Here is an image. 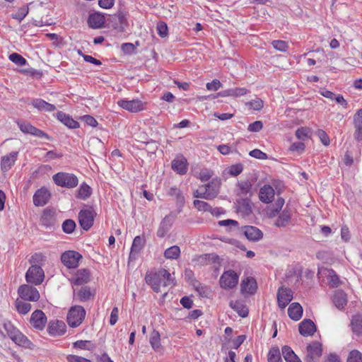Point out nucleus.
Here are the masks:
<instances>
[{
    "label": "nucleus",
    "mask_w": 362,
    "mask_h": 362,
    "mask_svg": "<svg viewBox=\"0 0 362 362\" xmlns=\"http://www.w3.org/2000/svg\"><path fill=\"white\" fill-rule=\"evenodd\" d=\"M117 105L122 108L131 112H137L144 108V103L139 99H134L132 100H119L117 101Z\"/></svg>",
    "instance_id": "4468645a"
},
{
    "label": "nucleus",
    "mask_w": 362,
    "mask_h": 362,
    "mask_svg": "<svg viewBox=\"0 0 362 362\" xmlns=\"http://www.w3.org/2000/svg\"><path fill=\"white\" fill-rule=\"evenodd\" d=\"M30 322L33 328L42 330L47 324V317L42 310H36L32 313Z\"/></svg>",
    "instance_id": "2eb2a0df"
},
{
    "label": "nucleus",
    "mask_w": 362,
    "mask_h": 362,
    "mask_svg": "<svg viewBox=\"0 0 362 362\" xmlns=\"http://www.w3.org/2000/svg\"><path fill=\"white\" fill-rule=\"evenodd\" d=\"M282 355L286 362H302L300 358L295 354L293 349L288 346H284L281 348Z\"/></svg>",
    "instance_id": "f704fd0d"
},
{
    "label": "nucleus",
    "mask_w": 362,
    "mask_h": 362,
    "mask_svg": "<svg viewBox=\"0 0 362 362\" xmlns=\"http://www.w3.org/2000/svg\"><path fill=\"white\" fill-rule=\"evenodd\" d=\"M251 184L248 181H241L238 183V194L240 195H247L251 189Z\"/></svg>",
    "instance_id": "3c124183"
},
{
    "label": "nucleus",
    "mask_w": 362,
    "mask_h": 362,
    "mask_svg": "<svg viewBox=\"0 0 362 362\" xmlns=\"http://www.w3.org/2000/svg\"><path fill=\"white\" fill-rule=\"evenodd\" d=\"M347 362H362V354L357 350H353L349 353Z\"/></svg>",
    "instance_id": "13d9d810"
},
{
    "label": "nucleus",
    "mask_w": 362,
    "mask_h": 362,
    "mask_svg": "<svg viewBox=\"0 0 362 362\" xmlns=\"http://www.w3.org/2000/svg\"><path fill=\"white\" fill-rule=\"evenodd\" d=\"M259 197L262 202H272L274 197V189L270 185H265L260 189Z\"/></svg>",
    "instance_id": "bb28decb"
},
{
    "label": "nucleus",
    "mask_w": 362,
    "mask_h": 362,
    "mask_svg": "<svg viewBox=\"0 0 362 362\" xmlns=\"http://www.w3.org/2000/svg\"><path fill=\"white\" fill-rule=\"evenodd\" d=\"M17 124L21 131H22L25 134H29L40 138L44 137L47 140L51 139V137L47 134L33 126L29 122L19 121L17 122Z\"/></svg>",
    "instance_id": "f8f14e48"
},
{
    "label": "nucleus",
    "mask_w": 362,
    "mask_h": 362,
    "mask_svg": "<svg viewBox=\"0 0 362 362\" xmlns=\"http://www.w3.org/2000/svg\"><path fill=\"white\" fill-rule=\"evenodd\" d=\"M268 362H282L280 351L278 346H273L270 349L268 356Z\"/></svg>",
    "instance_id": "a18cd8bd"
},
{
    "label": "nucleus",
    "mask_w": 362,
    "mask_h": 362,
    "mask_svg": "<svg viewBox=\"0 0 362 362\" xmlns=\"http://www.w3.org/2000/svg\"><path fill=\"white\" fill-rule=\"evenodd\" d=\"M249 155L253 158L265 160L267 158V155L260 151L259 149H254L249 153Z\"/></svg>",
    "instance_id": "69168bd1"
},
{
    "label": "nucleus",
    "mask_w": 362,
    "mask_h": 362,
    "mask_svg": "<svg viewBox=\"0 0 362 362\" xmlns=\"http://www.w3.org/2000/svg\"><path fill=\"white\" fill-rule=\"evenodd\" d=\"M52 178L57 185L62 187L73 188L78 183L77 177L72 173L60 172L54 175Z\"/></svg>",
    "instance_id": "39448f33"
},
{
    "label": "nucleus",
    "mask_w": 362,
    "mask_h": 362,
    "mask_svg": "<svg viewBox=\"0 0 362 362\" xmlns=\"http://www.w3.org/2000/svg\"><path fill=\"white\" fill-rule=\"evenodd\" d=\"M299 332L304 337L312 336L316 332V326L311 320H303L299 324Z\"/></svg>",
    "instance_id": "5701e85b"
},
{
    "label": "nucleus",
    "mask_w": 362,
    "mask_h": 362,
    "mask_svg": "<svg viewBox=\"0 0 362 362\" xmlns=\"http://www.w3.org/2000/svg\"><path fill=\"white\" fill-rule=\"evenodd\" d=\"M50 198V193L45 187L37 189L33 195V204L37 206L45 205Z\"/></svg>",
    "instance_id": "6ab92c4d"
},
{
    "label": "nucleus",
    "mask_w": 362,
    "mask_h": 362,
    "mask_svg": "<svg viewBox=\"0 0 362 362\" xmlns=\"http://www.w3.org/2000/svg\"><path fill=\"white\" fill-rule=\"evenodd\" d=\"M213 175L214 172L212 170L204 168L200 171L199 178L202 182H206L210 180Z\"/></svg>",
    "instance_id": "052dcab7"
},
{
    "label": "nucleus",
    "mask_w": 362,
    "mask_h": 362,
    "mask_svg": "<svg viewBox=\"0 0 362 362\" xmlns=\"http://www.w3.org/2000/svg\"><path fill=\"white\" fill-rule=\"evenodd\" d=\"M49 334L52 336H61L66 332V325L63 321H51L47 327Z\"/></svg>",
    "instance_id": "aec40b11"
},
{
    "label": "nucleus",
    "mask_w": 362,
    "mask_h": 362,
    "mask_svg": "<svg viewBox=\"0 0 362 362\" xmlns=\"http://www.w3.org/2000/svg\"><path fill=\"white\" fill-rule=\"evenodd\" d=\"M15 307L17 311L22 315H26L31 310V304L26 301L23 300V299H17L15 302Z\"/></svg>",
    "instance_id": "a19ab883"
},
{
    "label": "nucleus",
    "mask_w": 362,
    "mask_h": 362,
    "mask_svg": "<svg viewBox=\"0 0 362 362\" xmlns=\"http://www.w3.org/2000/svg\"><path fill=\"white\" fill-rule=\"evenodd\" d=\"M229 305L242 317H245L248 315L249 310L243 300H231Z\"/></svg>",
    "instance_id": "473e14b6"
},
{
    "label": "nucleus",
    "mask_w": 362,
    "mask_h": 362,
    "mask_svg": "<svg viewBox=\"0 0 362 362\" xmlns=\"http://www.w3.org/2000/svg\"><path fill=\"white\" fill-rule=\"evenodd\" d=\"M88 125L95 127L98 125L97 120L92 116L86 115L81 117Z\"/></svg>",
    "instance_id": "774afa93"
},
{
    "label": "nucleus",
    "mask_w": 362,
    "mask_h": 362,
    "mask_svg": "<svg viewBox=\"0 0 362 362\" xmlns=\"http://www.w3.org/2000/svg\"><path fill=\"white\" fill-rule=\"evenodd\" d=\"M2 325L5 329L7 336L16 344L24 347H29L31 341L23 334L16 327L13 326L11 321L4 320Z\"/></svg>",
    "instance_id": "7ed1b4c3"
},
{
    "label": "nucleus",
    "mask_w": 362,
    "mask_h": 362,
    "mask_svg": "<svg viewBox=\"0 0 362 362\" xmlns=\"http://www.w3.org/2000/svg\"><path fill=\"white\" fill-rule=\"evenodd\" d=\"M73 298L79 302H86L93 298L94 293L88 286H83L76 291L73 288Z\"/></svg>",
    "instance_id": "f3484780"
},
{
    "label": "nucleus",
    "mask_w": 362,
    "mask_h": 362,
    "mask_svg": "<svg viewBox=\"0 0 362 362\" xmlns=\"http://www.w3.org/2000/svg\"><path fill=\"white\" fill-rule=\"evenodd\" d=\"M105 23V18L99 13H94L89 15L88 18V24L89 27L98 29L103 28Z\"/></svg>",
    "instance_id": "a878e982"
},
{
    "label": "nucleus",
    "mask_w": 362,
    "mask_h": 362,
    "mask_svg": "<svg viewBox=\"0 0 362 362\" xmlns=\"http://www.w3.org/2000/svg\"><path fill=\"white\" fill-rule=\"evenodd\" d=\"M73 346L75 349H80L83 350H93L95 348V345L88 340H78L73 344Z\"/></svg>",
    "instance_id": "de8ad7c7"
},
{
    "label": "nucleus",
    "mask_w": 362,
    "mask_h": 362,
    "mask_svg": "<svg viewBox=\"0 0 362 362\" xmlns=\"http://www.w3.org/2000/svg\"><path fill=\"white\" fill-rule=\"evenodd\" d=\"M263 127V124L261 121H255L249 124L247 130L249 132H257L260 131Z\"/></svg>",
    "instance_id": "338daca9"
},
{
    "label": "nucleus",
    "mask_w": 362,
    "mask_h": 362,
    "mask_svg": "<svg viewBox=\"0 0 362 362\" xmlns=\"http://www.w3.org/2000/svg\"><path fill=\"white\" fill-rule=\"evenodd\" d=\"M291 218V211L286 207L279 214L274 222V225L276 227H286L288 225Z\"/></svg>",
    "instance_id": "7c9ffc66"
},
{
    "label": "nucleus",
    "mask_w": 362,
    "mask_h": 362,
    "mask_svg": "<svg viewBox=\"0 0 362 362\" xmlns=\"http://www.w3.org/2000/svg\"><path fill=\"white\" fill-rule=\"evenodd\" d=\"M9 59L18 66H24L27 64L26 59L18 53H12L8 57Z\"/></svg>",
    "instance_id": "864d4df0"
},
{
    "label": "nucleus",
    "mask_w": 362,
    "mask_h": 362,
    "mask_svg": "<svg viewBox=\"0 0 362 362\" xmlns=\"http://www.w3.org/2000/svg\"><path fill=\"white\" fill-rule=\"evenodd\" d=\"M172 169L180 175H185L187 171V159L180 156H177L172 161Z\"/></svg>",
    "instance_id": "4be33fe9"
},
{
    "label": "nucleus",
    "mask_w": 362,
    "mask_h": 362,
    "mask_svg": "<svg viewBox=\"0 0 362 362\" xmlns=\"http://www.w3.org/2000/svg\"><path fill=\"white\" fill-rule=\"evenodd\" d=\"M354 126L355 132L354 139L358 141H362V109H359L354 115Z\"/></svg>",
    "instance_id": "412c9836"
},
{
    "label": "nucleus",
    "mask_w": 362,
    "mask_h": 362,
    "mask_svg": "<svg viewBox=\"0 0 362 362\" xmlns=\"http://www.w3.org/2000/svg\"><path fill=\"white\" fill-rule=\"evenodd\" d=\"M247 105H249L255 110H260L263 107L264 103L260 98H256L252 101L248 102Z\"/></svg>",
    "instance_id": "0e129e2a"
},
{
    "label": "nucleus",
    "mask_w": 362,
    "mask_h": 362,
    "mask_svg": "<svg viewBox=\"0 0 362 362\" xmlns=\"http://www.w3.org/2000/svg\"><path fill=\"white\" fill-rule=\"evenodd\" d=\"M284 204V199L281 197L278 198L275 203L268 209V214L269 217H274L276 216L281 210Z\"/></svg>",
    "instance_id": "37998d69"
},
{
    "label": "nucleus",
    "mask_w": 362,
    "mask_h": 362,
    "mask_svg": "<svg viewBox=\"0 0 362 362\" xmlns=\"http://www.w3.org/2000/svg\"><path fill=\"white\" fill-rule=\"evenodd\" d=\"M157 32L160 37H165L168 35V29L167 24L165 22H159L157 24Z\"/></svg>",
    "instance_id": "6e6d98bb"
},
{
    "label": "nucleus",
    "mask_w": 362,
    "mask_h": 362,
    "mask_svg": "<svg viewBox=\"0 0 362 362\" xmlns=\"http://www.w3.org/2000/svg\"><path fill=\"white\" fill-rule=\"evenodd\" d=\"M324 271L326 272L327 275L329 286L332 288L338 287L341 284V281L336 272L332 269H325Z\"/></svg>",
    "instance_id": "4c0bfd02"
},
{
    "label": "nucleus",
    "mask_w": 362,
    "mask_h": 362,
    "mask_svg": "<svg viewBox=\"0 0 362 362\" xmlns=\"http://www.w3.org/2000/svg\"><path fill=\"white\" fill-rule=\"evenodd\" d=\"M82 255L74 250L63 252L61 255V261L69 269H75L78 266Z\"/></svg>",
    "instance_id": "9d476101"
},
{
    "label": "nucleus",
    "mask_w": 362,
    "mask_h": 362,
    "mask_svg": "<svg viewBox=\"0 0 362 362\" xmlns=\"http://www.w3.org/2000/svg\"><path fill=\"white\" fill-rule=\"evenodd\" d=\"M243 165L241 163H238V164L232 165L231 166H230L228 168V173L230 175L237 176L243 172Z\"/></svg>",
    "instance_id": "bf43d9fd"
},
{
    "label": "nucleus",
    "mask_w": 362,
    "mask_h": 362,
    "mask_svg": "<svg viewBox=\"0 0 362 362\" xmlns=\"http://www.w3.org/2000/svg\"><path fill=\"white\" fill-rule=\"evenodd\" d=\"M145 243H146V238H145L144 235L136 236L132 243L130 255H132L133 253L139 252L144 247Z\"/></svg>",
    "instance_id": "e433bc0d"
},
{
    "label": "nucleus",
    "mask_w": 362,
    "mask_h": 362,
    "mask_svg": "<svg viewBox=\"0 0 362 362\" xmlns=\"http://www.w3.org/2000/svg\"><path fill=\"white\" fill-rule=\"evenodd\" d=\"M322 354V344L314 341L306 346V354L304 358L305 362H319Z\"/></svg>",
    "instance_id": "423d86ee"
},
{
    "label": "nucleus",
    "mask_w": 362,
    "mask_h": 362,
    "mask_svg": "<svg viewBox=\"0 0 362 362\" xmlns=\"http://www.w3.org/2000/svg\"><path fill=\"white\" fill-rule=\"evenodd\" d=\"M86 310L81 305L72 306L67 314V322L71 327H78L85 319Z\"/></svg>",
    "instance_id": "20e7f679"
},
{
    "label": "nucleus",
    "mask_w": 362,
    "mask_h": 362,
    "mask_svg": "<svg viewBox=\"0 0 362 362\" xmlns=\"http://www.w3.org/2000/svg\"><path fill=\"white\" fill-rule=\"evenodd\" d=\"M57 119L64 125L71 129H76L79 127V123L72 119L69 115L63 112H58L57 113Z\"/></svg>",
    "instance_id": "c756f323"
},
{
    "label": "nucleus",
    "mask_w": 362,
    "mask_h": 362,
    "mask_svg": "<svg viewBox=\"0 0 362 362\" xmlns=\"http://www.w3.org/2000/svg\"><path fill=\"white\" fill-rule=\"evenodd\" d=\"M180 249L177 245H173L166 249L164 252V257L169 259H177L180 256Z\"/></svg>",
    "instance_id": "c03bdc74"
},
{
    "label": "nucleus",
    "mask_w": 362,
    "mask_h": 362,
    "mask_svg": "<svg viewBox=\"0 0 362 362\" xmlns=\"http://www.w3.org/2000/svg\"><path fill=\"white\" fill-rule=\"evenodd\" d=\"M69 281L73 288L75 286L87 284L90 281V272L87 269H78L75 274V277L69 279Z\"/></svg>",
    "instance_id": "a211bd4d"
},
{
    "label": "nucleus",
    "mask_w": 362,
    "mask_h": 362,
    "mask_svg": "<svg viewBox=\"0 0 362 362\" xmlns=\"http://www.w3.org/2000/svg\"><path fill=\"white\" fill-rule=\"evenodd\" d=\"M44 279L45 272L39 265H31L25 274L26 281L34 285L41 284Z\"/></svg>",
    "instance_id": "6e6552de"
},
{
    "label": "nucleus",
    "mask_w": 362,
    "mask_h": 362,
    "mask_svg": "<svg viewBox=\"0 0 362 362\" xmlns=\"http://www.w3.org/2000/svg\"><path fill=\"white\" fill-rule=\"evenodd\" d=\"M288 314L290 318L295 321H298L302 317L303 308L298 303H293L288 308Z\"/></svg>",
    "instance_id": "72a5a7b5"
},
{
    "label": "nucleus",
    "mask_w": 362,
    "mask_h": 362,
    "mask_svg": "<svg viewBox=\"0 0 362 362\" xmlns=\"http://www.w3.org/2000/svg\"><path fill=\"white\" fill-rule=\"evenodd\" d=\"M238 211H243L247 214L251 212V206L248 200L243 199L241 202H238Z\"/></svg>",
    "instance_id": "680f3d73"
},
{
    "label": "nucleus",
    "mask_w": 362,
    "mask_h": 362,
    "mask_svg": "<svg viewBox=\"0 0 362 362\" xmlns=\"http://www.w3.org/2000/svg\"><path fill=\"white\" fill-rule=\"evenodd\" d=\"M145 281L156 293L160 291L161 286L166 287L175 285L171 274L165 269H160L156 272H148L145 276Z\"/></svg>",
    "instance_id": "f257e3e1"
},
{
    "label": "nucleus",
    "mask_w": 362,
    "mask_h": 362,
    "mask_svg": "<svg viewBox=\"0 0 362 362\" xmlns=\"http://www.w3.org/2000/svg\"><path fill=\"white\" fill-rule=\"evenodd\" d=\"M149 342L153 350L159 352L162 350L160 344V336L158 331L153 330L150 334Z\"/></svg>",
    "instance_id": "58836bf2"
},
{
    "label": "nucleus",
    "mask_w": 362,
    "mask_h": 362,
    "mask_svg": "<svg viewBox=\"0 0 362 362\" xmlns=\"http://www.w3.org/2000/svg\"><path fill=\"white\" fill-rule=\"evenodd\" d=\"M46 261V257L42 253H35L29 259L30 263L32 265H42Z\"/></svg>",
    "instance_id": "8fccbe9b"
},
{
    "label": "nucleus",
    "mask_w": 362,
    "mask_h": 362,
    "mask_svg": "<svg viewBox=\"0 0 362 362\" xmlns=\"http://www.w3.org/2000/svg\"><path fill=\"white\" fill-rule=\"evenodd\" d=\"M40 224L46 228H52L57 224L56 212L53 209H46L40 218Z\"/></svg>",
    "instance_id": "dca6fc26"
},
{
    "label": "nucleus",
    "mask_w": 362,
    "mask_h": 362,
    "mask_svg": "<svg viewBox=\"0 0 362 362\" xmlns=\"http://www.w3.org/2000/svg\"><path fill=\"white\" fill-rule=\"evenodd\" d=\"M95 212L92 207L87 206L80 211L78 214V221L81 227L88 230L93 225Z\"/></svg>",
    "instance_id": "0eeeda50"
},
{
    "label": "nucleus",
    "mask_w": 362,
    "mask_h": 362,
    "mask_svg": "<svg viewBox=\"0 0 362 362\" xmlns=\"http://www.w3.org/2000/svg\"><path fill=\"white\" fill-rule=\"evenodd\" d=\"M310 129L307 127H300L296 131V137L302 141L309 138Z\"/></svg>",
    "instance_id": "5fc2aeb1"
},
{
    "label": "nucleus",
    "mask_w": 362,
    "mask_h": 362,
    "mask_svg": "<svg viewBox=\"0 0 362 362\" xmlns=\"http://www.w3.org/2000/svg\"><path fill=\"white\" fill-rule=\"evenodd\" d=\"M192 285L202 297H208L210 293V289L208 286L202 284L196 279H192Z\"/></svg>",
    "instance_id": "79ce46f5"
},
{
    "label": "nucleus",
    "mask_w": 362,
    "mask_h": 362,
    "mask_svg": "<svg viewBox=\"0 0 362 362\" xmlns=\"http://www.w3.org/2000/svg\"><path fill=\"white\" fill-rule=\"evenodd\" d=\"M272 44L274 49L280 52H286L288 48V43L284 40H274Z\"/></svg>",
    "instance_id": "4d7b16f0"
},
{
    "label": "nucleus",
    "mask_w": 362,
    "mask_h": 362,
    "mask_svg": "<svg viewBox=\"0 0 362 362\" xmlns=\"http://www.w3.org/2000/svg\"><path fill=\"white\" fill-rule=\"evenodd\" d=\"M245 236L250 241H258L262 238L263 233L257 228L251 226H247L243 228Z\"/></svg>",
    "instance_id": "393cba45"
},
{
    "label": "nucleus",
    "mask_w": 362,
    "mask_h": 362,
    "mask_svg": "<svg viewBox=\"0 0 362 362\" xmlns=\"http://www.w3.org/2000/svg\"><path fill=\"white\" fill-rule=\"evenodd\" d=\"M351 325L353 332L357 336H362V315L354 316Z\"/></svg>",
    "instance_id": "ea45409f"
},
{
    "label": "nucleus",
    "mask_w": 362,
    "mask_h": 362,
    "mask_svg": "<svg viewBox=\"0 0 362 362\" xmlns=\"http://www.w3.org/2000/svg\"><path fill=\"white\" fill-rule=\"evenodd\" d=\"M18 152H11L1 158V168L4 172L8 171L15 163Z\"/></svg>",
    "instance_id": "cd10ccee"
},
{
    "label": "nucleus",
    "mask_w": 362,
    "mask_h": 362,
    "mask_svg": "<svg viewBox=\"0 0 362 362\" xmlns=\"http://www.w3.org/2000/svg\"><path fill=\"white\" fill-rule=\"evenodd\" d=\"M221 182L218 178L212 179L209 183L201 185L193 192V196L207 200H212L219 194Z\"/></svg>",
    "instance_id": "f03ea898"
},
{
    "label": "nucleus",
    "mask_w": 362,
    "mask_h": 362,
    "mask_svg": "<svg viewBox=\"0 0 362 362\" xmlns=\"http://www.w3.org/2000/svg\"><path fill=\"white\" fill-rule=\"evenodd\" d=\"M193 204L194 206L199 211L204 212L208 211L211 214H217L218 213L219 209H213L210 204L204 201L194 200Z\"/></svg>",
    "instance_id": "c9c22d12"
},
{
    "label": "nucleus",
    "mask_w": 362,
    "mask_h": 362,
    "mask_svg": "<svg viewBox=\"0 0 362 362\" xmlns=\"http://www.w3.org/2000/svg\"><path fill=\"white\" fill-rule=\"evenodd\" d=\"M239 276L233 270H228L221 275L219 284L222 288L232 289L235 287L238 283Z\"/></svg>",
    "instance_id": "1a4fd4ad"
},
{
    "label": "nucleus",
    "mask_w": 362,
    "mask_h": 362,
    "mask_svg": "<svg viewBox=\"0 0 362 362\" xmlns=\"http://www.w3.org/2000/svg\"><path fill=\"white\" fill-rule=\"evenodd\" d=\"M91 194V188L86 184H82L78 191L77 197L81 199L88 198Z\"/></svg>",
    "instance_id": "09e8293b"
},
{
    "label": "nucleus",
    "mask_w": 362,
    "mask_h": 362,
    "mask_svg": "<svg viewBox=\"0 0 362 362\" xmlns=\"http://www.w3.org/2000/svg\"><path fill=\"white\" fill-rule=\"evenodd\" d=\"M18 293L21 299L26 301L36 302L40 298V293L37 288L28 284L21 286L18 289Z\"/></svg>",
    "instance_id": "9b49d317"
},
{
    "label": "nucleus",
    "mask_w": 362,
    "mask_h": 362,
    "mask_svg": "<svg viewBox=\"0 0 362 362\" xmlns=\"http://www.w3.org/2000/svg\"><path fill=\"white\" fill-rule=\"evenodd\" d=\"M332 302L334 306L339 310L344 309L347 304V296L342 290L335 291L332 298Z\"/></svg>",
    "instance_id": "b1692460"
},
{
    "label": "nucleus",
    "mask_w": 362,
    "mask_h": 362,
    "mask_svg": "<svg viewBox=\"0 0 362 362\" xmlns=\"http://www.w3.org/2000/svg\"><path fill=\"white\" fill-rule=\"evenodd\" d=\"M31 105L39 111L52 112L56 107L54 105L50 104L41 98L33 99Z\"/></svg>",
    "instance_id": "c85d7f7f"
},
{
    "label": "nucleus",
    "mask_w": 362,
    "mask_h": 362,
    "mask_svg": "<svg viewBox=\"0 0 362 362\" xmlns=\"http://www.w3.org/2000/svg\"><path fill=\"white\" fill-rule=\"evenodd\" d=\"M291 289L281 286L277 291L278 305L281 309H284L293 299Z\"/></svg>",
    "instance_id": "ddd939ff"
},
{
    "label": "nucleus",
    "mask_w": 362,
    "mask_h": 362,
    "mask_svg": "<svg viewBox=\"0 0 362 362\" xmlns=\"http://www.w3.org/2000/svg\"><path fill=\"white\" fill-rule=\"evenodd\" d=\"M62 227L64 233L70 234L74 232L76 228V223L71 219H66L62 223Z\"/></svg>",
    "instance_id": "603ef678"
},
{
    "label": "nucleus",
    "mask_w": 362,
    "mask_h": 362,
    "mask_svg": "<svg viewBox=\"0 0 362 362\" xmlns=\"http://www.w3.org/2000/svg\"><path fill=\"white\" fill-rule=\"evenodd\" d=\"M257 290V282L252 277H247L241 284V291L253 294Z\"/></svg>",
    "instance_id": "2f4dec72"
},
{
    "label": "nucleus",
    "mask_w": 362,
    "mask_h": 362,
    "mask_svg": "<svg viewBox=\"0 0 362 362\" xmlns=\"http://www.w3.org/2000/svg\"><path fill=\"white\" fill-rule=\"evenodd\" d=\"M171 223L168 220V217L165 216L160 223V227L157 231V235L159 238H163L165 235V234L168 232Z\"/></svg>",
    "instance_id": "49530a36"
},
{
    "label": "nucleus",
    "mask_w": 362,
    "mask_h": 362,
    "mask_svg": "<svg viewBox=\"0 0 362 362\" xmlns=\"http://www.w3.org/2000/svg\"><path fill=\"white\" fill-rule=\"evenodd\" d=\"M289 150L293 152L301 153L305 150V144L302 141L294 142L290 146Z\"/></svg>",
    "instance_id": "e2e57ef3"
}]
</instances>
